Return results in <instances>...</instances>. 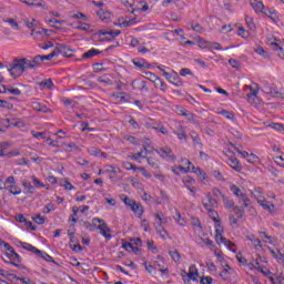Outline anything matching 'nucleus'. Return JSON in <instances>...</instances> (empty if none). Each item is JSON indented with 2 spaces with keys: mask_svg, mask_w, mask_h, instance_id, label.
<instances>
[{
  "mask_svg": "<svg viewBox=\"0 0 284 284\" xmlns=\"http://www.w3.org/2000/svg\"><path fill=\"white\" fill-rule=\"evenodd\" d=\"M133 64L136 68L143 69V65H145V59H133Z\"/></svg>",
  "mask_w": 284,
  "mask_h": 284,
  "instance_id": "nucleus-47",
  "label": "nucleus"
},
{
  "mask_svg": "<svg viewBox=\"0 0 284 284\" xmlns=\"http://www.w3.org/2000/svg\"><path fill=\"white\" fill-rule=\"evenodd\" d=\"M261 274H263L264 276H272V271H270V268H267L266 266H262L260 268Z\"/></svg>",
  "mask_w": 284,
  "mask_h": 284,
  "instance_id": "nucleus-57",
  "label": "nucleus"
},
{
  "mask_svg": "<svg viewBox=\"0 0 284 284\" xmlns=\"http://www.w3.org/2000/svg\"><path fill=\"white\" fill-rule=\"evenodd\" d=\"M55 52H57V55L59 57V54H61L62 57H72L73 55V52L74 50L70 49L68 45L65 44H59L57 48H55Z\"/></svg>",
  "mask_w": 284,
  "mask_h": 284,
  "instance_id": "nucleus-5",
  "label": "nucleus"
},
{
  "mask_svg": "<svg viewBox=\"0 0 284 284\" xmlns=\"http://www.w3.org/2000/svg\"><path fill=\"white\" fill-rule=\"evenodd\" d=\"M32 221L38 225H43V223H45V217L41 216V214H37L36 216H32Z\"/></svg>",
  "mask_w": 284,
  "mask_h": 284,
  "instance_id": "nucleus-36",
  "label": "nucleus"
},
{
  "mask_svg": "<svg viewBox=\"0 0 284 284\" xmlns=\"http://www.w3.org/2000/svg\"><path fill=\"white\" fill-rule=\"evenodd\" d=\"M215 241L216 243L221 244L224 243V245H227L229 250H231V252H236V250H234V243H232L230 240L225 239L223 236V229L219 227L215 230Z\"/></svg>",
  "mask_w": 284,
  "mask_h": 284,
  "instance_id": "nucleus-3",
  "label": "nucleus"
},
{
  "mask_svg": "<svg viewBox=\"0 0 284 284\" xmlns=\"http://www.w3.org/2000/svg\"><path fill=\"white\" fill-rule=\"evenodd\" d=\"M8 148H10V143L4 142V143L1 144L0 158H1V156H6V151L8 150Z\"/></svg>",
  "mask_w": 284,
  "mask_h": 284,
  "instance_id": "nucleus-52",
  "label": "nucleus"
},
{
  "mask_svg": "<svg viewBox=\"0 0 284 284\" xmlns=\"http://www.w3.org/2000/svg\"><path fill=\"white\" fill-rule=\"evenodd\" d=\"M98 37H112L113 39L115 37H119V34H121V30H110V31H106L105 29H101L98 31Z\"/></svg>",
  "mask_w": 284,
  "mask_h": 284,
  "instance_id": "nucleus-10",
  "label": "nucleus"
},
{
  "mask_svg": "<svg viewBox=\"0 0 284 284\" xmlns=\"http://www.w3.org/2000/svg\"><path fill=\"white\" fill-rule=\"evenodd\" d=\"M223 267H224V270L220 273V276L224 281H227V277H225V274H227L230 272V270H232V267H230L227 264L223 265Z\"/></svg>",
  "mask_w": 284,
  "mask_h": 284,
  "instance_id": "nucleus-48",
  "label": "nucleus"
},
{
  "mask_svg": "<svg viewBox=\"0 0 284 284\" xmlns=\"http://www.w3.org/2000/svg\"><path fill=\"white\" fill-rule=\"evenodd\" d=\"M20 245L23 250H27L28 252H32V254H40V250L32 246V244L26 243V242H20Z\"/></svg>",
  "mask_w": 284,
  "mask_h": 284,
  "instance_id": "nucleus-14",
  "label": "nucleus"
},
{
  "mask_svg": "<svg viewBox=\"0 0 284 284\" xmlns=\"http://www.w3.org/2000/svg\"><path fill=\"white\" fill-rule=\"evenodd\" d=\"M182 277L185 284L190 283V281H199V270H196L195 265H192L189 268V273L182 272Z\"/></svg>",
  "mask_w": 284,
  "mask_h": 284,
  "instance_id": "nucleus-2",
  "label": "nucleus"
},
{
  "mask_svg": "<svg viewBox=\"0 0 284 284\" xmlns=\"http://www.w3.org/2000/svg\"><path fill=\"white\" fill-rule=\"evenodd\" d=\"M222 201L224 203V207H227V209L232 207L233 210H234V207H236L234 205V200H230V197H227L225 195H222Z\"/></svg>",
  "mask_w": 284,
  "mask_h": 284,
  "instance_id": "nucleus-21",
  "label": "nucleus"
},
{
  "mask_svg": "<svg viewBox=\"0 0 284 284\" xmlns=\"http://www.w3.org/2000/svg\"><path fill=\"white\" fill-rule=\"evenodd\" d=\"M275 284H284V276H283V275H278V276L276 277Z\"/></svg>",
  "mask_w": 284,
  "mask_h": 284,
  "instance_id": "nucleus-64",
  "label": "nucleus"
},
{
  "mask_svg": "<svg viewBox=\"0 0 284 284\" xmlns=\"http://www.w3.org/2000/svg\"><path fill=\"white\" fill-rule=\"evenodd\" d=\"M75 30H82L83 32H90V24L82 23L81 26L75 27Z\"/></svg>",
  "mask_w": 284,
  "mask_h": 284,
  "instance_id": "nucleus-56",
  "label": "nucleus"
},
{
  "mask_svg": "<svg viewBox=\"0 0 284 284\" xmlns=\"http://www.w3.org/2000/svg\"><path fill=\"white\" fill-rule=\"evenodd\" d=\"M82 225L87 227V230H89L90 232H94V230H97V224H92L89 221L82 222Z\"/></svg>",
  "mask_w": 284,
  "mask_h": 284,
  "instance_id": "nucleus-45",
  "label": "nucleus"
},
{
  "mask_svg": "<svg viewBox=\"0 0 284 284\" xmlns=\"http://www.w3.org/2000/svg\"><path fill=\"white\" fill-rule=\"evenodd\" d=\"M136 165L132 164V162H123V169L124 170H133V172H136Z\"/></svg>",
  "mask_w": 284,
  "mask_h": 284,
  "instance_id": "nucleus-50",
  "label": "nucleus"
},
{
  "mask_svg": "<svg viewBox=\"0 0 284 284\" xmlns=\"http://www.w3.org/2000/svg\"><path fill=\"white\" fill-rule=\"evenodd\" d=\"M37 256H39L40 258H43V261H47V263H54V265H59V263H57V261H54L52 256H50L48 253L43 251H40V253H38Z\"/></svg>",
  "mask_w": 284,
  "mask_h": 284,
  "instance_id": "nucleus-16",
  "label": "nucleus"
},
{
  "mask_svg": "<svg viewBox=\"0 0 284 284\" xmlns=\"http://www.w3.org/2000/svg\"><path fill=\"white\" fill-rule=\"evenodd\" d=\"M136 23V18H132L131 20H124L119 23L120 28H130V26H134Z\"/></svg>",
  "mask_w": 284,
  "mask_h": 284,
  "instance_id": "nucleus-24",
  "label": "nucleus"
},
{
  "mask_svg": "<svg viewBox=\"0 0 284 284\" xmlns=\"http://www.w3.org/2000/svg\"><path fill=\"white\" fill-rule=\"evenodd\" d=\"M153 130L161 132V134H168V129H165V126H153Z\"/></svg>",
  "mask_w": 284,
  "mask_h": 284,
  "instance_id": "nucleus-63",
  "label": "nucleus"
},
{
  "mask_svg": "<svg viewBox=\"0 0 284 284\" xmlns=\"http://www.w3.org/2000/svg\"><path fill=\"white\" fill-rule=\"evenodd\" d=\"M236 258L242 265H247V258L243 257L242 253H237Z\"/></svg>",
  "mask_w": 284,
  "mask_h": 284,
  "instance_id": "nucleus-60",
  "label": "nucleus"
},
{
  "mask_svg": "<svg viewBox=\"0 0 284 284\" xmlns=\"http://www.w3.org/2000/svg\"><path fill=\"white\" fill-rule=\"evenodd\" d=\"M270 45H272L274 48V50H280L278 57L281 59V57H283V52L284 49L283 47H280V44L277 42H274V40H268Z\"/></svg>",
  "mask_w": 284,
  "mask_h": 284,
  "instance_id": "nucleus-26",
  "label": "nucleus"
},
{
  "mask_svg": "<svg viewBox=\"0 0 284 284\" xmlns=\"http://www.w3.org/2000/svg\"><path fill=\"white\" fill-rule=\"evenodd\" d=\"M169 254L175 263H181V253L179 251H170Z\"/></svg>",
  "mask_w": 284,
  "mask_h": 284,
  "instance_id": "nucleus-29",
  "label": "nucleus"
},
{
  "mask_svg": "<svg viewBox=\"0 0 284 284\" xmlns=\"http://www.w3.org/2000/svg\"><path fill=\"white\" fill-rule=\"evenodd\" d=\"M162 223L163 222H160L158 224V226L155 227V230H156L158 234H160L161 239H165V235H163V233L168 234V231H165V229H163V226L161 225Z\"/></svg>",
  "mask_w": 284,
  "mask_h": 284,
  "instance_id": "nucleus-40",
  "label": "nucleus"
},
{
  "mask_svg": "<svg viewBox=\"0 0 284 284\" xmlns=\"http://www.w3.org/2000/svg\"><path fill=\"white\" fill-rule=\"evenodd\" d=\"M257 203H258V205H262L264 210L270 209V202H267L265 200H258Z\"/></svg>",
  "mask_w": 284,
  "mask_h": 284,
  "instance_id": "nucleus-62",
  "label": "nucleus"
},
{
  "mask_svg": "<svg viewBox=\"0 0 284 284\" xmlns=\"http://www.w3.org/2000/svg\"><path fill=\"white\" fill-rule=\"evenodd\" d=\"M209 216L214 221V223H219L217 227H221V220L216 219V216H219V212L212 209L209 211Z\"/></svg>",
  "mask_w": 284,
  "mask_h": 284,
  "instance_id": "nucleus-19",
  "label": "nucleus"
},
{
  "mask_svg": "<svg viewBox=\"0 0 284 284\" xmlns=\"http://www.w3.org/2000/svg\"><path fill=\"white\" fill-rule=\"evenodd\" d=\"M145 74H146V79L149 81H152V83H156V81H161V78H159L156 74H154L150 71H146Z\"/></svg>",
  "mask_w": 284,
  "mask_h": 284,
  "instance_id": "nucleus-30",
  "label": "nucleus"
},
{
  "mask_svg": "<svg viewBox=\"0 0 284 284\" xmlns=\"http://www.w3.org/2000/svg\"><path fill=\"white\" fill-rule=\"evenodd\" d=\"M136 172H141V174L145 176V179H152V174H150V172H148V170L143 166H138Z\"/></svg>",
  "mask_w": 284,
  "mask_h": 284,
  "instance_id": "nucleus-39",
  "label": "nucleus"
},
{
  "mask_svg": "<svg viewBox=\"0 0 284 284\" xmlns=\"http://www.w3.org/2000/svg\"><path fill=\"white\" fill-rule=\"evenodd\" d=\"M32 110H36V112H43L44 114H48L50 112V109L45 104H41L40 102H31Z\"/></svg>",
  "mask_w": 284,
  "mask_h": 284,
  "instance_id": "nucleus-11",
  "label": "nucleus"
},
{
  "mask_svg": "<svg viewBox=\"0 0 284 284\" xmlns=\"http://www.w3.org/2000/svg\"><path fill=\"white\" fill-rule=\"evenodd\" d=\"M184 161H186V165L189 166L186 169L184 166H179L181 172H193V174H199V172L201 171V168L194 166V164H192L191 161L187 159H185Z\"/></svg>",
  "mask_w": 284,
  "mask_h": 284,
  "instance_id": "nucleus-9",
  "label": "nucleus"
},
{
  "mask_svg": "<svg viewBox=\"0 0 284 284\" xmlns=\"http://www.w3.org/2000/svg\"><path fill=\"white\" fill-rule=\"evenodd\" d=\"M11 77L17 79V77H21L26 72V62L23 59H14L12 64L8 68Z\"/></svg>",
  "mask_w": 284,
  "mask_h": 284,
  "instance_id": "nucleus-1",
  "label": "nucleus"
},
{
  "mask_svg": "<svg viewBox=\"0 0 284 284\" xmlns=\"http://www.w3.org/2000/svg\"><path fill=\"white\" fill-rule=\"evenodd\" d=\"M251 6L255 12H262V14L267 16V11H265V4L261 0H251Z\"/></svg>",
  "mask_w": 284,
  "mask_h": 284,
  "instance_id": "nucleus-7",
  "label": "nucleus"
},
{
  "mask_svg": "<svg viewBox=\"0 0 284 284\" xmlns=\"http://www.w3.org/2000/svg\"><path fill=\"white\" fill-rule=\"evenodd\" d=\"M3 92H10L11 94H14V97H21V90L14 89V88H7L6 85H2Z\"/></svg>",
  "mask_w": 284,
  "mask_h": 284,
  "instance_id": "nucleus-25",
  "label": "nucleus"
},
{
  "mask_svg": "<svg viewBox=\"0 0 284 284\" xmlns=\"http://www.w3.org/2000/svg\"><path fill=\"white\" fill-rule=\"evenodd\" d=\"M154 83H155L156 88H159V85H160V90H162V92H165V90H168V85L161 78H160V81H156Z\"/></svg>",
  "mask_w": 284,
  "mask_h": 284,
  "instance_id": "nucleus-49",
  "label": "nucleus"
},
{
  "mask_svg": "<svg viewBox=\"0 0 284 284\" xmlns=\"http://www.w3.org/2000/svg\"><path fill=\"white\" fill-rule=\"evenodd\" d=\"M9 253H7L8 258H10V261H17V263H21L22 258L21 255H19V253L14 252V248L11 246V250L8 251Z\"/></svg>",
  "mask_w": 284,
  "mask_h": 284,
  "instance_id": "nucleus-13",
  "label": "nucleus"
},
{
  "mask_svg": "<svg viewBox=\"0 0 284 284\" xmlns=\"http://www.w3.org/2000/svg\"><path fill=\"white\" fill-rule=\"evenodd\" d=\"M210 43L203 38H197V45L199 48H210Z\"/></svg>",
  "mask_w": 284,
  "mask_h": 284,
  "instance_id": "nucleus-44",
  "label": "nucleus"
},
{
  "mask_svg": "<svg viewBox=\"0 0 284 284\" xmlns=\"http://www.w3.org/2000/svg\"><path fill=\"white\" fill-rule=\"evenodd\" d=\"M220 114H222V116H225V119H229V121H235L234 113L227 110L220 111Z\"/></svg>",
  "mask_w": 284,
  "mask_h": 284,
  "instance_id": "nucleus-33",
  "label": "nucleus"
},
{
  "mask_svg": "<svg viewBox=\"0 0 284 284\" xmlns=\"http://www.w3.org/2000/svg\"><path fill=\"white\" fill-rule=\"evenodd\" d=\"M169 83H172V85H175L176 88H181V85H183V80H181L176 74H174Z\"/></svg>",
  "mask_w": 284,
  "mask_h": 284,
  "instance_id": "nucleus-22",
  "label": "nucleus"
},
{
  "mask_svg": "<svg viewBox=\"0 0 284 284\" xmlns=\"http://www.w3.org/2000/svg\"><path fill=\"white\" fill-rule=\"evenodd\" d=\"M148 164L153 168V170H159V162H156L153 158H146Z\"/></svg>",
  "mask_w": 284,
  "mask_h": 284,
  "instance_id": "nucleus-46",
  "label": "nucleus"
},
{
  "mask_svg": "<svg viewBox=\"0 0 284 284\" xmlns=\"http://www.w3.org/2000/svg\"><path fill=\"white\" fill-rule=\"evenodd\" d=\"M132 212H134V214H136L138 216H143V205H141V203H136L133 202L132 206H131Z\"/></svg>",
  "mask_w": 284,
  "mask_h": 284,
  "instance_id": "nucleus-15",
  "label": "nucleus"
},
{
  "mask_svg": "<svg viewBox=\"0 0 284 284\" xmlns=\"http://www.w3.org/2000/svg\"><path fill=\"white\" fill-rule=\"evenodd\" d=\"M89 152L92 156H99V154H101V156H103L104 159L108 158V153H103V152H101V150H99L97 148H91Z\"/></svg>",
  "mask_w": 284,
  "mask_h": 284,
  "instance_id": "nucleus-27",
  "label": "nucleus"
},
{
  "mask_svg": "<svg viewBox=\"0 0 284 284\" xmlns=\"http://www.w3.org/2000/svg\"><path fill=\"white\" fill-rule=\"evenodd\" d=\"M31 134L34 139H47V141H50V138L45 136V132L31 131Z\"/></svg>",
  "mask_w": 284,
  "mask_h": 284,
  "instance_id": "nucleus-38",
  "label": "nucleus"
},
{
  "mask_svg": "<svg viewBox=\"0 0 284 284\" xmlns=\"http://www.w3.org/2000/svg\"><path fill=\"white\" fill-rule=\"evenodd\" d=\"M22 61L24 62V71L26 70H37V64H32L30 60L22 58Z\"/></svg>",
  "mask_w": 284,
  "mask_h": 284,
  "instance_id": "nucleus-31",
  "label": "nucleus"
},
{
  "mask_svg": "<svg viewBox=\"0 0 284 284\" xmlns=\"http://www.w3.org/2000/svg\"><path fill=\"white\" fill-rule=\"evenodd\" d=\"M206 197L209 199V203L212 207H216V205H219V202L216 199H213L212 194L207 193Z\"/></svg>",
  "mask_w": 284,
  "mask_h": 284,
  "instance_id": "nucleus-51",
  "label": "nucleus"
},
{
  "mask_svg": "<svg viewBox=\"0 0 284 284\" xmlns=\"http://www.w3.org/2000/svg\"><path fill=\"white\" fill-rule=\"evenodd\" d=\"M155 152L162 159H168V161H176V155L172 153V149H170V148H164V149L155 150Z\"/></svg>",
  "mask_w": 284,
  "mask_h": 284,
  "instance_id": "nucleus-4",
  "label": "nucleus"
},
{
  "mask_svg": "<svg viewBox=\"0 0 284 284\" xmlns=\"http://www.w3.org/2000/svg\"><path fill=\"white\" fill-rule=\"evenodd\" d=\"M256 54H261L262 57H264V59H270V54H267V52L265 51V49H263V47H257L255 49Z\"/></svg>",
  "mask_w": 284,
  "mask_h": 284,
  "instance_id": "nucleus-43",
  "label": "nucleus"
},
{
  "mask_svg": "<svg viewBox=\"0 0 284 284\" xmlns=\"http://www.w3.org/2000/svg\"><path fill=\"white\" fill-rule=\"evenodd\" d=\"M22 185L26 190H28L29 194H34V186H32V184L28 181H23Z\"/></svg>",
  "mask_w": 284,
  "mask_h": 284,
  "instance_id": "nucleus-37",
  "label": "nucleus"
},
{
  "mask_svg": "<svg viewBox=\"0 0 284 284\" xmlns=\"http://www.w3.org/2000/svg\"><path fill=\"white\" fill-rule=\"evenodd\" d=\"M230 190L235 196H237V199H245V201H247V194H245L236 184H232Z\"/></svg>",
  "mask_w": 284,
  "mask_h": 284,
  "instance_id": "nucleus-8",
  "label": "nucleus"
},
{
  "mask_svg": "<svg viewBox=\"0 0 284 284\" xmlns=\"http://www.w3.org/2000/svg\"><path fill=\"white\" fill-rule=\"evenodd\" d=\"M212 175L214 176V179H216V181H222L225 182V178H223V174L219 171H213Z\"/></svg>",
  "mask_w": 284,
  "mask_h": 284,
  "instance_id": "nucleus-53",
  "label": "nucleus"
},
{
  "mask_svg": "<svg viewBox=\"0 0 284 284\" xmlns=\"http://www.w3.org/2000/svg\"><path fill=\"white\" fill-rule=\"evenodd\" d=\"M0 108H6L7 110H12L13 105H12V103H10L6 100H0Z\"/></svg>",
  "mask_w": 284,
  "mask_h": 284,
  "instance_id": "nucleus-54",
  "label": "nucleus"
},
{
  "mask_svg": "<svg viewBox=\"0 0 284 284\" xmlns=\"http://www.w3.org/2000/svg\"><path fill=\"white\" fill-rule=\"evenodd\" d=\"M245 21L248 30H256V24H254V20L251 17L245 16Z\"/></svg>",
  "mask_w": 284,
  "mask_h": 284,
  "instance_id": "nucleus-35",
  "label": "nucleus"
},
{
  "mask_svg": "<svg viewBox=\"0 0 284 284\" xmlns=\"http://www.w3.org/2000/svg\"><path fill=\"white\" fill-rule=\"evenodd\" d=\"M95 230L100 231V234L106 239V241H110L112 239V230L108 227V223L103 222L102 224L98 225Z\"/></svg>",
  "mask_w": 284,
  "mask_h": 284,
  "instance_id": "nucleus-6",
  "label": "nucleus"
},
{
  "mask_svg": "<svg viewBox=\"0 0 284 284\" xmlns=\"http://www.w3.org/2000/svg\"><path fill=\"white\" fill-rule=\"evenodd\" d=\"M248 241L254 245V247H261V241L258 239H255L254 235L246 236Z\"/></svg>",
  "mask_w": 284,
  "mask_h": 284,
  "instance_id": "nucleus-42",
  "label": "nucleus"
},
{
  "mask_svg": "<svg viewBox=\"0 0 284 284\" xmlns=\"http://www.w3.org/2000/svg\"><path fill=\"white\" fill-rule=\"evenodd\" d=\"M191 139L194 142V145H199V148H203V143H201V138L196 132L191 133Z\"/></svg>",
  "mask_w": 284,
  "mask_h": 284,
  "instance_id": "nucleus-28",
  "label": "nucleus"
},
{
  "mask_svg": "<svg viewBox=\"0 0 284 284\" xmlns=\"http://www.w3.org/2000/svg\"><path fill=\"white\" fill-rule=\"evenodd\" d=\"M105 172L111 173V174H121V169L114 168L112 165H106Z\"/></svg>",
  "mask_w": 284,
  "mask_h": 284,
  "instance_id": "nucleus-34",
  "label": "nucleus"
},
{
  "mask_svg": "<svg viewBox=\"0 0 284 284\" xmlns=\"http://www.w3.org/2000/svg\"><path fill=\"white\" fill-rule=\"evenodd\" d=\"M62 187H64L65 190H74V185H72V183H70L68 180H64L61 183Z\"/></svg>",
  "mask_w": 284,
  "mask_h": 284,
  "instance_id": "nucleus-58",
  "label": "nucleus"
},
{
  "mask_svg": "<svg viewBox=\"0 0 284 284\" xmlns=\"http://www.w3.org/2000/svg\"><path fill=\"white\" fill-rule=\"evenodd\" d=\"M213 278L210 276H204L200 280V284H212L213 283Z\"/></svg>",
  "mask_w": 284,
  "mask_h": 284,
  "instance_id": "nucleus-59",
  "label": "nucleus"
},
{
  "mask_svg": "<svg viewBox=\"0 0 284 284\" xmlns=\"http://www.w3.org/2000/svg\"><path fill=\"white\" fill-rule=\"evenodd\" d=\"M233 212L236 214L237 219H243V214H245V210L241 206H233Z\"/></svg>",
  "mask_w": 284,
  "mask_h": 284,
  "instance_id": "nucleus-32",
  "label": "nucleus"
},
{
  "mask_svg": "<svg viewBox=\"0 0 284 284\" xmlns=\"http://www.w3.org/2000/svg\"><path fill=\"white\" fill-rule=\"evenodd\" d=\"M122 247L126 251V252H132L134 250V244L130 243V242H125L122 244Z\"/></svg>",
  "mask_w": 284,
  "mask_h": 284,
  "instance_id": "nucleus-55",
  "label": "nucleus"
},
{
  "mask_svg": "<svg viewBox=\"0 0 284 284\" xmlns=\"http://www.w3.org/2000/svg\"><path fill=\"white\" fill-rule=\"evenodd\" d=\"M97 54H101V51H99V49H90L82 54V59H92V57H97Z\"/></svg>",
  "mask_w": 284,
  "mask_h": 284,
  "instance_id": "nucleus-17",
  "label": "nucleus"
},
{
  "mask_svg": "<svg viewBox=\"0 0 284 284\" xmlns=\"http://www.w3.org/2000/svg\"><path fill=\"white\" fill-rule=\"evenodd\" d=\"M57 55V49H54L50 54L48 55H41L42 61H52Z\"/></svg>",
  "mask_w": 284,
  "mask_h": 284,
  "instance_id": "nucleus-41",
  "label": "nucleus"
},
{
  "mask_svg": "<svg viewBox=\"0 0 284 284\" xmlns=\"http://www.w3.org/2000/svg\"><path fill=\"white\" fill-rule=\"evenodd\" d=\"M98 17L102 20V21H108L111 19L112 17V13H110L109 11H105L103 9H100L98 12H97Z\"/></svg>",
  "mask_w": 284,
  "mask_h": 284,
  "instance_id": "nucleus-18",
  "label": "nucleus"
},
{
  "mask_svg": "<svg viewBox=\"0 0 284 284\" xmlns=\"http://www.w3.org/2000/svg\"><path fill=\"white\" fill-rule=\"evenodd\" d=\"M229 165L235 170V172H241V170H243V168L241 166V163L239 162V159L231 156L229 159Z\"/></svg>",
  "mask_w": 284,
  "mask_h": 284,
  "instance_id": "nucleus-12",
  "label": "nucleus"
},
{
  "mask_svg": "<svg viewBox=\"0 0 284 284\" xmlns=\"http://www.w3.org/2000/svg\"><path fill=\"white\" fill-rule=\"evenodd\" d=\"M7 190H9L10 194H13V196L21 194V187L17 184L8 186Z\"/></svg>",
  "mask_w": 284,
  "mask_h": 284,
  "instance_id": "nucleus-20",
  "label": "nucleus"
},
{
  "mask_svg": "<svg viewBox=\"0 0 284 284\" xmlns=\"http://www.w3.org/2000/svg\"><path fill=\"white\" fill-rule=\"evenodd\" d=\"M3 246H4V250H7V252H9V250H12V246L9 243L0 239V247H3Z\"/></svg>",
  "mask_w": 284,
  "mask_h": 284,
  "instance_id": "nucleus-61",
  "label": "nucleus"
},
{
  "mask_svg": "<svg viewBox=\"0 0 284 284\" xmlns=\"http://www.w3.org/2000/svg\"><path fill=\"white\" fill-rule=\"evenodd\" d=\"M38 85H40V88H48V90H51L52 85H54V83H52V79H47V80L39 82Z\"/></svg>",
  "mask_w": 284,
  "mask_h": 284,
  "instance_id": "nucleus-23",
  "label": "nucleus"
}]
</instances>
